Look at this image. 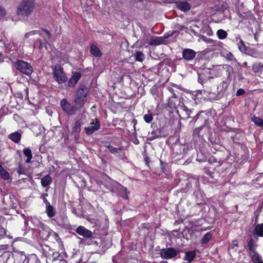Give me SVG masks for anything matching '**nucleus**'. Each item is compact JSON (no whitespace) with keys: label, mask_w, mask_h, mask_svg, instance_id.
<instances>
[{"label":"nucleus","mask_w":263,"mask_h":263,"mask_svg":"<svg viewBox=\"0 0 263 263\" xmlns=\"http://www.w3.org/2000/svg\"><path fill=\"white\" fill-rule=\"evenodd\" d=\"M213 80L212 77L205 78L204 75L202 73L198 74V81L203 86V91L209 95V98L213 100H219L225 95L230 81L228 80L222 81L217 85L216 90L212 91V87L214 85Z\"/></svg>","instance_id":"1"},{"label":"nucleus","mask_w":263,"mask_h":263,"mask_svg":"<svg viewBox=\"0 0 263 263\" xmlns=\"http://www.w3.org/2000/svg\"><path fill=\"white\" fill-rule=\"evenodd\" d=\"M97 183L99 185H103L112 195L119 196L126 200L129 199L130 192L127 189L106 175H102L101 180H97Z\"/></svg>","instance_id":"2"},{"label":"nucleus","mask_w":263,"mask_h":263,"mask_svg":"<svg viewBox=\"0 0 263 263\" xmlns=\"http://www.w3.org/2000/svg\"><path fill=\"white\" fill-rule=\"evenodd\" d=\"M88 92L89 90L85 85H81L76 91L73 103L77 105L79 109L83 108L86 103Z\"/></svg>","instance_id":"3"},{"label":"nucleus","mask_w":263,"mask_h":263,"mask_svg":"<svg viewBox=\"0 0 263 263\" xmlns=\"http://www.w3.org/2000/svg\"><path fill=\"white\" fill-rule=\"evenodd\" d=\"M35 5V0H22L16 13L17 15L28 16L33 12Z\"/></svg>","instance_id":"4"},{"label":"nucleus","mask_w":263,"mask_h":263,"mask_svg":"<svg viewBox=\"0 0 263 263\" xmlns=\"http://www.w3.org/2000/svg\"><path fill=\"white\" fill-rule=\"evenodd\" d=\"M42 254L51 263H61L64 260V255L55 251L48 246H45L42 249Z\"/></svg>","instance_id":"5"},{"label":"nucleus","mask_w":263,"mask_h":263,"mask_svg":"<svg viewBox=\"0 0 263 263\" xmlns=\"http://www.w3.org/2000/svg\"><path fill=\"white\" fill-rule=\"evenodd\" d=\"M14 65L17 70L26 75H30L33 72V68L31 65L23 60H17L14 63Z\"/></svg>","instance_id":"6"},{"label":"nucleus","mask_w":263,"mask_h":263,"mask_svg":"<svg viewBox=\"0 0 263 263\" xmlns=\"http://www.w3.org/2000/svg\"><path fill=\"white\" fill-rule=\"evenodd\" d=\"M60 106L63 111L70 116L76 115L77 111L80 110L75 104H71L65 98L61 100Z\"/></svg>","instance_id":"7"},{"label":"nucleus","mask_w":263,"mask_h":263,"mask_svg":"<svg viewBox=\"0 0 263 263\" xmlns=\"http://www.w3.org/2000/svg\"><path fill=\"white\" fill-rule=\"evenodd\" d=\"M53 70V78L59 84H63L67 81V77L60 65H55Z\"/></svg>","instance_id":"8"},{"label":"nucleus","mask_w":263,"mask_h":263,"mask_svg":"<svg viewBox=\"0 0 263 263\" xmlns=\"http://www.w3.org/2000/svg\"><path fill=\"white\" fill-rule=\"evenodd\" d=\"M183 105L182 99L181 98L170 97L168 99L167 107L171 109L170 112H176L179 114L178 108L181 107V105Z\"/></svg>","instance_id":"9"},{"label":"nucleus","mask_w":263,"mask_h":263,"mask_svg":"<svg viewBox=\"0 0 263 263\" xmlns=\"http://www.w3.org/2000/svg\"><path fill=\"white\" fill-rule=\"evenodd\" d=\"M179 253V249L176 250L173 248L170 247L161 249L159 254L162 259H168L176 257Z\"/></svg>","instance_id":"10"},{"label":"nucleus","mask_w":263,"mask_h":263,"mask_svg":"<svg viewBox=\"0 0 263 263\" xmlns=\"http://www.w3.org/2000/svg\"><path fill=\"white\" fill-rule=\"evenodd\" d=\"M191 183L193 184L196 187V190L194 191L193 195L196 198V202L197 203V204L200 205L205 201V195L200 190V189L199 187V183L198 181L194 179L191 182Z\"/></svg>","instance_id":"11"},{"label":"nucleus","mask_w":263,"mask_h":263,"mask_svg":"<svg viewBox=\"0 0 263 263\" xmlns=\"http://www.w3.org/2000/svg\"><path fill=\"white\" fill-rule=\"evenodd\" d=\"M39 229L37 231L39 237L43 240H46L52 233V230L42 222L39 224Z\"/></svg>","instance_id":"12"},{"label":"nucleus","mask_w":263,"mask_h":263,"mask_svg":"<svg viewBox=\"0 0 263 263\" xmlns=\"http://www.w3.org/2000/svg\"><path fill=\"white\" fill-rule=\"evenodd\" d=\"M76 231L78 234L83 236L85 238H92L94 235L93 233L91 231L82 226L78 227Z\"/></svg>","instance_id":"13"},{"label":"nucleus","mask_w":263,"mask_h":263,"mask_svg":"<svg viewBox=\"0 0 263 263\" xmlns=\"http://www.w3.org/2000/svg\"><path fill=\"white\" fill-rule=\"evenodd\" d=\"M100 128V124L98 119L95 120V122H93L91 125L85 127V130L87 135H90L95 132L98 130Z\"/></svg>","instance_id":"14"},{"label":"nucleus","mask_w":263,"mask_h":263,"mask_svg":"<svg viewBox=\"0 0 263 263\" xmlns=\"http://www.w3.org/2000/svg\"><path fill=\"white\" fill-rule=\"evenodd\" d=\"M196 55V52L193 49L189 48L184 49L182 51V58L186 61L193 60Z\"/></svg>","instance_id":"15"},{"label":"nucleus","mask_w":263,"mask_h":263,"mask_svg":"<svg viewBox=\"0 0 263 263\" xmlns=\"http://www.w3.org/2000/svg\"><path fill=\"white\" fill-rule=\"evenodd\" d=\"M149 134L151 135L148 138V140L150 141H152L157 138L165 137L166 136V135L164 134L163 132H162L161 128H157L155 130H153L151 133L149 132Z\"/></svg>","instance_id":"16"},{"label":"nucleus","mask_w":263,"mask_h":263,"mask_svg":"<svg viewBox=\"0 0 263 263\" xmlns=\"http://www.w3.org/2000/svg\"><path fill=\"white\" fill-rule=\"evenodd\" d=\"M82 74L80 72H74L72 76L69 80L67 85L70 87H73L81 78Z\"/></svg>","instance_id":"17"},{"label":"nucleus","mask_w":263,"mask_h":263,"mask_svg":"<svg viewBox=\"0 0 263 263\" xmlns=\"http://www.w3.org/2000/svg\"><path fill=\"white\" fill-rule=\"evenodd\" d=\"M176 7L183 12H187L191 9V6L186 1H177L175 3Z\"/></svg>","instance_id":"18"},{"label":"nucleus","mask_w":263,"mask_h":263,"mask_svg":"<svg viewBox=\"0 0 263 263\" xmlns=\"http://www.w3.org/2000/svg\"><path fill=\"white\" fill-rule=\"evenodd\" d=\"M24 257L25 259L22 263H41L39 258L34 254L29 255L27 256L24 255Z\"/></svg>","instance_id":"19"},{"label":"nucleus","mask_w":263,"mask_h":263,"mask_svg":"<svg viewBox=\"0 0 263 263\" xmlns=\"http://www.w3.org/2000/svg\"><path fill=\"white\" fill-rule=\"evenodd\" d=\"M164 42L163 37L152 36L148 41L150 46H158L162 44Z\"/></svg>","instance_id":"20"},{"label":"nucleus","mask_w":263,"mask_h":263,"mask_svg":"<svg viewBox=\"0 0 263 263\" xmlns=\"http://www.w3.org/2000/svg\"><path fill=\"white\" fill-rule=\"evenodd\" d=\"M248 249L249 250V253L250 256L253 254L257 253L256 251V248L257 245L252 238H251L248 242Z\"/></svg>","instance_id":"21"},{"label":"nucleus","mask_w":263,"mask_h":263,"mask_svg":"<svg viewBox=\"0 0 263 263\" xmlns=\"http://www.w3.org/2000/svg\"><path fill=\"white\" fill-rule=\"evenodd\" d=\"M90 52L93 56L97 58H100L102 55L101 50L94 44H91L90 46Z\"/></svg>","instance_id":"22"},{"label":"nucleus","mask_w":263,"mask_h":263,"mask_svg":"<svg viewBox=\"0 0 263 263\" xmlns=\"http://www.w3.org/2000/svg\"><path fill=\"white\" fill-rule=\"evenodd\" d=\"M8 138L14 143H18L21 139V134L18 132H15L9 134Z\"/></svg>","instance_id":"23"},{"label":"nucleus","mask_w":263,"mask_h":263,"mask_svg":"<svg viewBox=\"0 0 263 263\" xmlns=\"http://www.w3.org/2000/svg\"><path fill=\"white\" fill-rule=\"evenodd\" d=\"M46 213L49 218H52L56 214V210L52 205L49 204L46 205Z\"/></svg>","instance_id":"24"},{"label":"nucleus","mask_w":263,"mask_h":263,"mask_svg":"<svg viewBox=\"0 0 263 263\" xmlns=\"http://www.w3.org/2000/svg\"><path fill=\"white\" fill-rule=\"evenodd\" d=\"M255 235L263 237V223L258 224L256 225L253 230V235Z\"/></svg>","instance_id":"25"},{"label":"nucleus","mask_w":263,"mask_h":263,"mask_svg":"<svg viewBox=\"0 0 263 263\" xmlns=\"http://www.w3.org/2000/svg\"><path fill=\"white\" fill-rule=\"evenodd\" d=\"M52 181L51 176L48 174L41 179V183L42 185L45 187L49 186L52 183Z\"/></svg>","instance_id":"26"},{"label":"nucleus","mask_w":263,"mask_h":263,"mask_svg":"<svg viewBox=\"0 0 263 263\" xmlns=\"http://www.w3.org/2000/svg\"><path fill=\"white\" fill-rule=\"evenodd\" d=\"M196 253L195 251H187L185 253V256L183 258V260H186L189 262H191L194 259Z\"/></svg>","instance_id":"27"},{"label":"nucleus","mask_w":263,"mask_h":263,"mask_svg":"<svg viewBox=\"0 0 263 263\" xmlns=\"http://www.w3.org/2000/svg\"><path fill=\"white\" fill-rule=\"evenodd\" d=\"M212 236L213 233L212 232L206 233L201 238L200 243L202 245L208 243L212 238Z\"/></svg>","instance_id":"28"},{"label":"nucleus","mask_w":263,"mask_h":263,"mask_svg":"<svg viewBox=\"0 0 263 263\" xmlns=\"http://www.w3.org/2000/svg\"><path fill=\"white\" fill-rule=\"evenodd\" d=\"M23 154L27 157L26 163H29L32 158V154L31 149L29 148L25 147L23 149Z\"/></svg>","instance_id":"29"},{"label":"nucleus","mask_w":263,"mask_h":263,"mask_svg":"<svg viewBox=\"0 0 263 263\" xmlns=\"http://www.w3.org/2000/svg\"><path fill=\"white\" fill-rule=\"evenodd\" d=\"M82 124V121L81 120H77L72 127V132L79 134L81 131V126Z\"/></svg>","instance_id":"30"},{"label":"nucleus","mask_w":263,"mask_h":263,"mask_svg":"<svg viewBox=\"0 0 263 263\" xmlns=\"http://www.w3.org/2000/svg\"><path fill=\"white\" fill-rule=\"evenodd\" d=\"M251 260L254 263H263L261 256L258 253L253 254L250 255Z\"/></svg>","instance_id":"31"},{"label":"nucleus","mask_w":263,"mask_h":263,"mask_svg":"<svg viewBox=\"0 0 263 263\" xmlns=\"http://www.w3.org/2000/svg\"><path fill=\"white\" fill-rule=\"evenodd\" d=\"M134 57L136 60L139 62H142L145 59L144 54L142 51H136L134 53Z\"/></svg>","instance_id":"32"},{"label":"nucleus","mask_w":263,"mask_h":263,"mask_svg":"<svg viewBox=\"0 0 263 263\" xmlns=\"http://www.w3.org/2000/svg\"><path fill=\"white\" fill-rule=\"evenodd\" d=\"M251 121L258 126L263 127V119L256 116H253L251 118Z\"/></svg>","instance_id":"33"},{"label":"nucleus","mask_w":263,"mask_h":263,"mask_svg":"<svg viewBox=\"0 0 263 263\" xmlns=\"http://www.w3.org/2000/svg\"><path fill=\"white\" fill-rule=\"evenodd\" d=\"M217 35L218 39L223 40L226 39L228 35L227 32L223 29H219L217 31Z\"/></svg>","instance_id":"34"},{"label":"nucleus","mask_w":263,"mask_h":263,"mask_svg":"<svg viewBox=\"0 0 263 263\" xmlns=\"http://www.w3.org/2000/svg\"><path fill=\"white\" fill-rule=\"evenodd\" d=\"M263 65L259 63H254L252 66V69L255 73H258L261 71Z\"/></svg>","instance_id":"35"},{"label":"nucleus","mask_w":263,"mask_h":263,"mask_svg":"<svg viewBox=\"0 0 263 263\" xmlns=\"http://www.w3.org/2000/svg\"><path fill=\"white\" fill-rule=\"evenodd\" d=\"M0 175L2 179L4 180H8L10 178L9 173L4 168L0 171Z\"/></svg>","instance_id":"36"},{"label":"nucleus","mask_w":263,"mask_h":263,"mask_svg":"<svg viewBox=\"0 0 263 263\" xmlns=\"http://www.w3.org/2000/svg\"><path fill=\"white\" fill-rule=\"evenodd\" d=\"M237 44L239 49L242 52H245L247 51L246 46L245 45L243 41L241 39H239V42Z\"/></svg>","instance_id":"37"},{"label":"nucleus","mask_w":263,"mask_h":263,"mask_svg":"<svg viewBox=\"0 0 263 263\" xmlns=\"http://www.w3.org/2000/svg\"><path fill=\"white\" fill-rule=\"evenodd\" d=\"M81 5L83 8H87L92 5V0H80Z\"/></svg>","instance_id":"38"},{"label":"nucleus","mask_w":263,"mask_h":263,"mask_svg":"<svg viewBox=\"0 0 263 263\" xmlns=\"http://www.w3.org/2000/svg\"><path fill=\"white\" fill-rule=\"evenodd\" d=\"M161 167L162 172L166 175L169 173L168 167L167 163H164L162 161H160Z\"/></svg>","instance_id":"39"},{"label":"nucleus","mask_w":263,"mask_h":263,"mask_svg":"<svg viewBox=\"0 0 263 263\" xmlns=\"http://www.w3.org/2000/svg\"><path fill=\"white\" fill-rule=\"evenodd\" d=\"M143 118H144V120L145 122L149 123L153 119V117L151 113H148V114H145Z\"/></svg>","instance_id":"40"},{"label":"nucleus","mask_w":263,"mask_h":263,"mask_svg":"<svg viewBox=\"0 0 263 263\" xmlns=\"http://www.w3.org/2000/svg\"><path fill=\"white\" fill-rule=\"evenodd\" d=\"M180 109L182 110L183 111H184L186 114V115L187 116L186 118H190V114L191 113V110L189 109L187 107L184 106V105H181V107L180 108Z\"/></svg>","instance_id":"41"},{"label":"nucleus","mask_w":263,"mask_h":263,"mask_svg":"<svg viewBox=\"0 0 263 263\" xmlns=\"http://www.w3.org/2000/svg\"><path fill=\"white\" fill-rule=\"evenodd\" d=\"M94 236L92 238H85L82 240V242L87 245H92L93 239H95Z\"/></svg>","instance_id":"42"},{"label":"nucleus","mask_w":263,"mask_h":263,"mask_svg":"<svg viewBox=\"0 0 263 263\" xmlns=\"http://www.w3.org/2000/svg\"><path fill=\"white\" fill-rule=\"evenodd\" d=\"M107 148L109 151V152L112 154H117L119 152L120 150V149L115 147L111 145L107 146Z\"/></svg>","instance_id":"43"},{"label":"nucleus","mask_w":263,"mask_h":263,"mask_svg":"<svg viewBox=\"0 0 263 263\" xmlns=\"http://www.w3.org/2000/svg\"><path fill=\"white\" fill-rule=\"evenodd\" d=\"M37 42H39V48L40 49H42L44 47H45V48H46V43H47V42L46 40H37Z\"/></svg>","instance_id":"44"},{"label":"nucleus","mask_w":263,"mask_h":263,"mask_svg":"<svg viewBox=\"0 0 263 263\" xmlns=\"http://www.w3.org/2000/svg\"><path fill=\"white\" fill-rule=\"evenodd\" d=\"M203 128L202 126H200L199 127L196 128L193 131V135L194 136L200 137V132Z\"/></svg>","instance_id":"45"},{"label":"nucleus","mask_w":263,"mask_h":263,"mask_svg":"<svg viewBox=\"0 0 263 263\" xmlns=\"http://www.w3.org/2000/svg\"><path fill=\"white\" fill-rule=\"evenodd\" d=\"M225 58L229 61H233V60H235V59L233 55V54L231 53V52H229L228 53H227L225 55Z\"/></svg>","instance_id":"46"},{"label":"nucleus","mask_w":263,"mask_h":263,"mask_svg":"<svg viewBox=\"0 0 263 263\" xmlns=\"http://www.w3.org/2000/svg\"><path fill=\"white\" fill-rule=\"evenodd\" d=\"M88 220L91 224L94 223V224H95V225L96 226L100 225V221L98 219H93V218H90L88 219Z\"/></svg>","instance_id":"47"},{"label":"nucleus","mask_w":263,"mask_h":263,"mask_svg":"<svg viewBox=\"0 0 263 263\" xmlns=\"http://www.w3.org/2000/svg\"><path fill=\"white\" fill-rule=\"evenodd\" d=\"M245 93V90L242 88H239L237 90L236 95L237 96H240L243 95Z\"/></svg>","instance_id":"48"},{"label":"nucleus","mask_w":263,"mask_h":263,"mask_svg":"<svg viewBox=\"0 0 263 263\" xmlns=\"http://www.w3.org/2000/svg\"><path fill=\"white\" fill-rule=\"evenodd\" d=\"M47 194H42L41 196V198L43 200L44 202L45 203V205H47L49 204H50L49 202L47 200L46 196H47Z\"/></svg>","instance_id":"49"},{"label":"nucleus","mask_w":263,"mask_h":263,"mask_svg":"<svg viewBox=\"0 0 263 263\" xmlns=\"http://www.w3.org/2000/svg\"><path fill=\"white\" fill-rule=\"evenodd\" d=\"M17 172L19 175H23L25 173V170L21 167V165L18 167Z\"/></svg>","instance_id":"50"},{"label":"nucleus","mask_w":263,"mask_h":263,"mask_svg":"<svg viewBox=\"0 0 263 263\" xmlns=\"http://www.w3.org/2000/svg\"><path fill=\"white\" fill-rule=\"evenodd\" d=\"M28 33L30 36L35 35V34H37L40 35H42V34L41 33L40 31L39 30L31 31L30 32H28Z\"/></svg>","instance_id":"51"},{"label":"nucleus","mask_w":263,"mask_h":263,"mask_svg":"<svg viewBox=\"0 0 263 263\" xmlns=\"http://www.w3.org/2000/svg\"><path fill=\"white\" fill-rule=\"evenodd\" d=\"M5 15V10L2 6H0V18L4 17Z\"/></svg>","instance_id":"52"},{"label":"nucleus","mask_w":263,"mask_h":263,"mask_svg":"<svg viewBox=\"0 0 263 263\" xmlns=\"http://www.w3.org/2000/svg\"><path fill=\"white\" fill-rule=\"evenodd\" d=\"M170 91L172 93V96L171 97L179 98L174 92V90L172 88H169Z\"/></svg>","instance_id":"53"},{"label":"nucleus","mask_w":263,"mask_h":263,"mask_svg":"<svg viewBox=\"0 0 263 263\" xmlns=\"http://www.w3.org/2000/svg\"><path fill=\"white\" fill-rule=\"evenodd\" d=\"M4 263H19L18 261L16 262L13 259H7Z\"/></svg>","instance_id":"54"},{"label":"nucleus","mask_w":263,"mask_h":263,"mask_svg":"<svg viewBox=\"0 0 263 263\" xmlns=\"http://www.w3.org/2000/svg\"><path fill=\"white\" fill-rule=\"evenodd\" d=\"M232 248L238 246V240L237 239L233 240L232 242Z\"/></svg>","instance_id":"55"},{"label":"nucleus","mask_w":263,"mask_h":263,"mask_svg":"<svg viewBox=\"0 0 263 263\" xmlns=\"http://www.w3.org/2000/svg\"><path fill=\"white\" fill-rule=\"evenodd\" d=\"M118 259V256H113L112 259L113 263H118V262H117Z\"/></svg>","instance_id":"56"},{"label":"nucleus","mask_w":263,"mask_h":263,"mask_svg":"<svg viewBox=\"0 0 263 263\" xmlns=\"http://www.w3.org/2000/svg\"><path fill=\"white\" fill-rule=\"evenodd\" d=\"M5 233V230L0 227V235H2Z\"/></svg>","instance_id":"57"},{"label":"nucleus","mask_w":263,"mask_h":263,"mask_svg":"<svg viewBox=\"0 0 263 263\" xmlns=\"http://www.w3.org/2000/svg\"><path fill=\"white\" fill-rule=\"evenodd\" d=\"M4 54L2 53H0V63H2L4 62Z\"/></svg>","instance_id":"58"},{"label":"nucleus","mask_w":263,"mask_h":263,"mask_svg":"<svg viewBox=\"0 0 263 263\" xmlns=\"http://www.w3.org/2000/svg\"><path fill=\"white\" fill-rule=\"evenodd\" d=\"M42 30L49 36V37L51 36V34L49 31L45 29H43Z\"/></svg>","instance_id":"59"},{"label":"nucleus","mask_w":263,"mask_h":263,"mask_svg":"<svg viewBox=\"0 0 263 263\" xmlns=\"http://www.w3.org/2000/svg\"><path fill=\"white\" fill-rule=\"evenodd\" d=\"M173 35V33L172 34H168V33H165L164 35V37H163L164 39H167L168 37H169L170 36H171V35Z\"/></svg>","instance_id":"60"},{"label":"nucleus","mask_w":263,"mask_h":263,"mask_svg":"<svg viewBox=\"0 0 263 263\" xmlns=\"http://www.w3.org/2000/svg\"><path fill=\"white\" fill-rule=\"evenodd\" d=\"M263 208V204L262 203H260L259 206H258V209L257 210H259V212H261V209H262Z\"/></svg>","instance_id":"61"},{"label":"nucleus","mask_w":263,"mask_h":263,"mask_svg":"<svg viewBox=\"0 0 263 263\" xmlns=\"http://www.w3.org/2000/svg\"><path fill=\"white\" fill-rule=\"evenodd\" d=\"M98 245H99V242H98V241L95 240V239H93L92 245L98 246Z\"/></svg>","instance_id":"62"},{"label":"nucleus","mask_w":263,"mask_h":263,"mask_svg":"<svg viewBox=\"0 0 263 263\" xmlns=\"http://www.w3.org/2000/svg\"><path fill=\"white\" fill-rule=\"evenodd\" d=\"M24 224L26 227H27L28 225V220L27 219H25L24 220Z\"/></svg>","instance_id":"63"},{"label":"nucleus","mask_w":263,"mask_h":263,"mask_svg":"<svg viewBox=\"0 0 263 263\" xmlns=\"http://www.w3.org/2000/svg\"><path fill=\"white\" fill-rule=\"evenodd\" d=\"M30 35H29V33L27 32L26 33L25 35H24V38L25 39H28Z\"/></svg>","instance_id":"64"}]
</instances>
